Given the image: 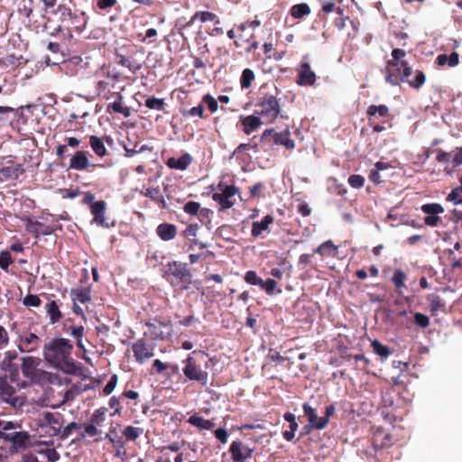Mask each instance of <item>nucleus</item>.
Returning a JSON list of instances; mask_svg holds the SVG:
<instances>
[{
    "mask_svg": "<svg viewBox=\"0 0 462 462\" xmlns=\"http://www.w3.org/2000/svg\"><path fill=\"white\" fill-rule=\"evenodd\" d=\"M391 55L392 59L387 60L385 65V81L392 86H399L402 82H406L411 88L420 89L426 81L425 73L417 69L414 72V78L410 79L412 69L404 60L406 51L395 48L392 51Z\"/></svg>",
    "mask_w": 462,
    "mask_h": 462,
    "instance_id": "f257e3e1",
    "label": "nucleus"
},
{
    "mask_svg": "<svg viewBox=\"0 0 462 462\" xmlns=\"http://www.w3.org/2000/svg\"><path fill=\"white\" fill-rule=\"evenodd\" d=\"M73 345L67 338H54L44 346L45 360L53 367L68 374H76L79 369L71 356Z\"/></svg>",
    "mask_w": 462,
    "mask_h": 462,
    "instance_id": "f03ea898",
    "label": "nucleus"
},
{
    "mask_svg": "<svg viewBox=\"0 0 462 462\" xmlns=\"http://www.w3.org/2000/svg\"><path fill=\"white\" fill-rule=\"evenodd\" d=\"M51 13L57 15L60 24L51 35L60 36L61 40H70L73 32L81 33L88 24V16L85 12L71 10L65 5H60Z\"/></svg>",
    "mask_w": 462,
    "mask_h": 462,
    "instance_id": "7ed1b4c3",
    "label": "nucleus"
},
{
    "mask_svg": "<svg viewBox=\"0 0 462 462\" xmlns=\"http://www.w3.org/2000/svg\"><path fill=\"white\" fill-rule=\"evenodd\" d=\"M162 277L174 287L188 290L192 283V274L187 263L172 261L162 269Z\"/></svg>",
    "mask_w": 462,
    "mask_h": 462,
    "instance_id": "20e7f679",
    "label": "nucleus"
},
{
    "mask_svg": "<svg viewBox=\"0 0 462 462\" xmlns=\"http://www.w3.org/2000/svg\"><path fill=\"white\" fill-rule=\"evenodd\" d=\"M282 145L286 150H293L295 142L291 138L289 125L284 127L278 125L274 128L265 129L262 133V146Z\"/></svg>",
    "mask_w": 462,
    "mask_h": 462,
    "instance_id": "39448f33",
    "label": "nucleus"
},
{
    "mask_svg": "<svg viewBox=\"0 0 462 462\" xmlns=\"http://www.w3.org/2000/svg\"><path fill=\"white\" fill-rule=\"evenodd\" d=\"M41 363L42 360L39 357H22V374L32 383L44 384L50 381L51 374L39 368Z\"/></svg>",
    "mask_w": 462,
    "mask_h": 462,
    "instance_id": "423d86ee",
    "label": "nucleus"
},
{
    "mask_svg": "<svg viewBox=\"0 0 462 462\" xmlns=\"http://www.w3.org/2000/svg\"><path fill=\"white\" fill-rule=\"evenodd\" d=\"M217 192L212 194V199L219 205V210H226L232 208L239 194V189L235 185H226L220 182L217 185Z\"/></svg>",
    "mask_w": 462,
    "mask_h": 462,
    "instance_id": "0eeeda50",
    "label": "nucleus"
},
{
    "mask_svg": "<svg viewBox=\"0 0 462 462\" xmlns=\"http://www.w3.org/2000/svg\"><path fill=\"white\" fill-rule=\"evenodd\" d=\"M288 119L287 116L281 114L280 106L274 97H269L262 101V125L272 124L275 120L282 122Z\"/></svg>",
    "mask_w": 462,
    "mask_h": 462,
    "instance_id": "6e6552de",
    "label": "nucleus"
},
{
    "mask_svg": "<svg viewBox=\"0 0 462 462\" xmlns=\"http://www.w3.org/2000/svg\"><path fill=\"white\" fill-rule=\"evenodd\" d=\"M183 364L184 367L182 368V372L187 379L189 381H196L202 386L207 385L208 381V373L206 370H203L200 365L197 364L195 358L188 356L183 361Z\"/></svg>",
    "mask_w": 462,
    "mask_h": 462,
    "instance_id": "1a4fd4ad",
    "label": "nucleus"
},
{
    "mask_svg": "<svg viewBox=\"0 0 462 462\" xmlns=\"http://www.w3.org/2000/svg\"><path fill=\"white\" fill-rule=\"evenodd\" d=\"M145 326L148 328V333L153 340H164L171 336L172 328L171 320H160L154 319V320L145 322Z\"/></svg>",
    "mask_w": 462,
    "mask_h": 462,
    "instance_id": "9d476101",
    "label": "nucleus"
},
{
    "mask_svg": "<svg viewBox=\"0 0 462 462\" xmlns=\"http://www.w3.org/2000/svg\"><path fill=\"white\" fill-rule=\"evenodd\" d=\"M62 420L63 417L61 414L47 411L36 421V424L42 430L50 428L51 432L49 434L51 436H58L60 433V429L62 428Z\"/></svg>",
    "mask_w": 462,
    "mask_h": 462,
    "instance_id": "9b49d317",
    "label": "nucleus"
},
{
    "mask_svg": "<svg viewBox=\"0 0 462 462\" xmlns=\"http://www.w3.org/2000/svg\"><path fill=\"white\" fill-rule=\"evenodd\" d=\"M259 25L258 21H253L250 23H245L241 24L239 27V36L238 40L241 42L248 43V46L245 47L246 51H251L252 49H256L258 42L254 38V32L255 28Z\"/></svg>",
    "mask_w": 462,
    "mask_h": 462,
    "instance_id": "f8f14e48",
    "label": "nucleus"
},
{
    "mask_svg": "<svg viewBox=\"0 0 462 462\" xmlns=\"http://www.w3.org/2000/svg\"><path fill=\"white\" fill-rule=\"evenodd\" d=\"M134 356L137 363L143 364L154 356L153 346L148 344L144 338H139L132 345Z\"/></svg>",
    "mask_w": 462,
    "mask_h": 462,
    "instance_id": "ddd939ff",
    "label": "nucleus"
},
{
    "mask_svg": "<svg viewBox=\"0 0 462 462\" xmlns=\"http://www.w3.org/2000/svg\"><path fill=\"white\" fill-rule=\"evenodd\" d=\"M421 210L428 216L424 218L426 226H438L441 218L438 216L444 212V208L439 203H428L421 206Z\"/></svg>",
    "mask_w": 462,
    "mask_h": 462,
    "instance_id": "4468645a",
    "label": "nucleus"
},
{
    "mask_svg": "<svg viewBox=\"0 0 462 462\" xmlns=\"http://www.w3.org/2000/svg\"><path fill=\"white\" fill-rule=\"evenodd\" d=\"M0 439L12 442L16 450H23L30 446V435L27 431L6 433L0 430Z\"/></svg>",
    "mask_w": 462,
    "mask_h": 462,
    "instance_id": "2eb2a0df",
    "label": "nucleus"
},
{
    "mask_svg": "<svg viewBox=\"0 0 462 462\" xmlns=\"http://www.w3.org/2000/svg\"><path fill=\"white\" fill-rule=\"evenodd\" d=\"M90 213L93 216V219L91 221L92 224H96L98 226L109 228L112 225H110L106 221V202L104 200H97L95 204L90 205L89 208Z\"/></svg>",
    "mask_w": 462,
    "mask_h": 462,
    "instance_id": "dca6fc26",
    "label": "nucleus"
},
{
    "mask_svg": "<svg viewBox=\"0 0 462 462\" xmlns=\"http://www.w3.org/2000/svg\"><path fill=\"white\" fill-rule=\"evenodd\" d=\"M117 81V76L107 73L104 79H98L96 83V91L99 97L108 100Z\"/></svg>",
    "mask_w": 462,
    "mask_h": 462,
    "instance_id": "f3484780",
    "label": "nucleus"
},
{
    "mask_svg": "<svg viewBox=\"0 0 462 462\" xmlns=\"http://www.w3.org/2000/svg\"><path fill=\"white\" fill-rule=\"evenodd\" d=\"M0 400L13 407L20 404L15 388L5 378H0Z\"/></svg>",
    "mask_w": 462,
    "mask_h": 462,
    "instance_id": "a211bd4d",
    "label": "nucleus"
},
{
    "mask_svg": "<svg viewBox=\"0 0 462 462\" xmlns=\"http://www.w3.org/2000/svg\"><path fill=\"white\" fill-rule=\"evenodd\" d=\"M41 342V338L34 333H26L19 337L17 347L21 352L30 353L37 350Z\"/></svg>",
    "mask_w": 462,
    "mask_h": 462,
    "instance_id": "6ab92c4d",
    "label": "nucleus"
},
{
    "mask_svg": "<svg viewBox=\"0 0 462 462\" xmlns=\"http://www.w3.org/2000/svg\"><path fill=\"white\" fill-rule=\"evenodd\" d=\"M393 444V437L383 428H377L374 430L372 436V445L375 451L388 448Z\"/></svg>",
    "mask_w": 462,
    "mask_h": 462,
    "instance_id": "aec40b11",
    "label": "nucleus"
},
{
    "mask_svg": "<svg viewBox=\"0 0 462 462\" xmlns=\"http://www.w3.org/2000/svg\"><path fill=\"white\" fill-rule=\"evenodd\" d=\"M233 462H245L252 456L253 449L241 441H233L229 448Z\"/></svg>",
    "mask_w": 462,
    "mask_h": 462,
    "instance_id": "412c9836",
    "label": "nucleus"
},
{
    "mask_svg": "<svg viewBox=\"0 0 462 462\" xmlns=\"http://www.w3.org/2000/svg\"><path fill=\"white\" fill-rule=\"evenodd\" d=\"M24 220L26 222V231L32 234L36 238L40 236L51 235L54 232V228L52 226H46L42 222L32 219L31 217H26Z\"/></svg>",
    "mask_w": 462,
    "mask_h": 462,
    "instance_id": "4be33fe9",
    "label": "nucleus"
},
{
    "mask_svg": "<svg viewBox=\"0 0 462 462\" xmlns=\"http://www.w3.org/2000/svg\"><path fill=\"white\" fill-rule=\"evenodd\" d=\"M304 414L308 417L310 424L317 429L323 430L328 425V418L318 417L316 410L312 408L309 403L305 402L302 405Z\"/></svg>",
    "mask_w": 462,
    "mask_h": 462,
    "instance_id": "5701e85b",
    "label": "nucleus"
},
{
    "mask_svg": "<svg viewBox=\"0 0 462 462\" xmlns=\"http://www.w3.org/2000/svg\"><path fill=\"white\" fill-rule=\"evenodd\" d=\"M298 84L301 86H312L316 82V74L311 70L308 62L300 64L299 69Z\"/></svg>",
    "mask_w": 462,
    "mask_h": 462,
    "instance_id": "b1692460",
    "label": "nucleus"
},
{
    "mask_svg": "<svg viewBox=\"0 0 462 462\" xmlns=\"http://www.w3.org/2000/svg\"><path fill=\"white\" fill-rule=\"evenodd\" d=\"M192 162V156L189 153H184L179 158L170 157L166 161V165L170 169L185 171Z\"/></svg>",
    "mask_w": 462,
    "mask_h": 462,
    "instance_id": "393cba45",
    "label": "nucleus"
},
{
    "mask_svg": "<svg viewBox=\"0 0 462 462\" xmlns=\"http://www.w3.org/2000/svg\"><path fill=\"white\" fill-rule=\"evenodd\" d=\"M321 3V11L326 14L336 13L339 16H343V12L346 11L343 5L344 0H319Z\"/></svg>",
    "mask_w": 462,
    "mask_h": 462,
    "instance_id": "a878e982",
    "label": "nucleus"
},
{
    "mask_svg": "<svg viewBox=\"0 0 462 462\" xmlns=\"http://www.w3.org/2000/svg\"><path fill=\"white\" fill-rule=\"evenodd\" d=\"M369 125H372L375 117L386 118L390 116V109L386 105H371L366 110Z\"/></svg>",
    "mask_w": 462,
    "mask_h": 462,
    "instance_id": "bb28decb",
    "label": "nucleus"
},
{
    "mask_svg": "<svg viewBox=\"0 0 462 462\" xmlns=\"http://www.w3.org/2000/svg\"><path fill=\"white\" fill-rule=\"evenodd\" d=\"M156 234L162 241H170L177 236V226L170 223H162L156 227Z\"/></svg>",
    "mask_w": 462,
    "mask_h": 462,
    "instance_id": "cd10ccee",
    "label": "nucleus"
},
{
    "mask_svg": "<svg viewBox=\"0 0 462 462\" xmlns=\"http://www.w3.org/2000/svg\"><path fill=\"white\" fill-rule=\"evenodd\" d=\"M89 162L87 157L86 152L78 151L71 158L69 162V168L77 171H83L88 169Z\"/></svg>",
    "mask_w": 462,
    "mask_h": 462,
    "instance_id": "c85d7f7f",
    "label": "nucleus"
},
{
    "mask_svg": "<svg viewBox=\"0 0 462 462\" xmlns=\"http://www.w3.org/2000/svg\"><path fill=\"white\" fill-rule=\"evenodd\" d=\"M240 122L243 125V131L246 134H250L260 127V117L255 115L241 116Z\"/></svg>",
    "mask_w": 462,
    "mask_h": 462,
    "instance_id": "c756f323",
    "label": "nucleus"
},
{
    "mask_svg": "<svg viewBox=\"0 0 462 462\" xmlns=\"http://www.w3.org/2000/svg\"><path fill=\"white\" fill-rule=\"evenodd\" d=\"M45 310L51 324H56L62 318L60 304L57 300H52L46 303Z\"/></svg>",
    "mask_w": 462,
    "mask_h": 462,
    "instance_id": "7c9ffc66",
    "label": "nucleus"
},
{
    "mask_svg": "<svg viewBox=\"0 0 462 462\" xmlns=\"http://www.w3.org/2000/svg\"><path fill=\"white\" fill-rule=\"evenodd\" d=\"M89 145L95 154L98 157H105L108 153L105 146L104 140L97 135L89 136Z\"/></svg>",
    "mask_w": 462,
    "mask_h": 462,
    "instance_id": "2f4dec72",
    "label": "nucleus"
},
{
    "mask_svg": "<svg viewBox=\"0 0 462 462\" xmlns=\"http://www.w3.org/2000/svg\"><path fill=\"white\" fill-rule=\"evenodd\" d=\"M70 295L73 301H79L80 303H87L91 300V291L89 288L81 287L78 289H72Z\"/></svg>",
    "mask_w": 462,
    "mask_h": 462,
    "instance_id": "473e14b6",
    "label": "nucleus"
},
{
    "mask_svg": "<svg viewBox=\"0 0 462 462\" xmlns=\"http://www.w3.org/2000/svg\"><path fill=\"white\" fill-rule=\"evenodd\" d=\"M188 423L199 429L211 430L215 427V423L209 420H206L201 416L192 415L188 419Z\"/></svg>",
    "mask_w": 462,
    "mask_h": 462,
    "instance_id": "72a5a7b5",
    "label": "nucleus"
},
{
    "mask_svg": "<svg viewBox=\"0 0 462 462\" xmlns=\"http://www.w3.org/2000/svg\"><path fill=\"white\" fill-rule=\"evenodd\" d=\"M106 112L108 114L116 113L124 116L125 117H129L131 116V108L127 106H125L123 102L114 101L110 103L106 106Z\"/></svg>",
    "mask_w": 462,
    "mask_h": 462,
    "instance_id": "f704fd0d",
    "label": "nucleus"
},
{
    "mask_svg": "<svg viewBox=\"0 0 462 462\" xmlns=\"http://www.w3.org/2000/svg\"><path fill=\"white\" fill-rule=\"evenodd\" d=\"M337 251L336 246L331 240L325 241L319 246L313 250V254H319L320 255L331 256L334 255Z\"/></svg>",
    "mask_w": 462,
    "mask_h": 462,
    "instance_id": "c9c22d12",
    "label": "nucleus"
},
{
    "mask_svg": "<svg viewBox=\"0 0 462 462\" xmlns=\"http://www.w3.org/2000/svg\"><path fill=\"white\" fill-rule=\"evenodd\" d=\"M290 14L294 19H301L310 14V7L307 3L297 4L291 6Z\"/></svg>",
    "mask_w": 462,
    "mask_h": 462,
    "instance_id": "e433bc0d",
    "label": "nucleus"
},
{
    "mask_svg": "<svg viewBox=\"0 0 462 462\" xmlns=\"http://www.w3.org/2000/svg\"><path fill=\"white\" fill-rule=\"evenodd\" d=\"M196 20H199L202 23L215 22L217 24L220 23L217 16L214 13L208 11L196 12L191 17L190 23H194Z\"/></svg>",
    "mask_w": 462,
    "mask_h": 462,
    "instance_id": "4c0bfd02",
    "label": "nucleus"
},
{
    "mask_svg": "<svg viewBox=\"0 0 462 462\" xmlns=\"http://www.w3.org/2000/svg\"><path fill=\"white\" fill-rule=\"evenodd\" d=\"M117 63L123 67L127 68L132 73H136L142 69V64L137 62L132 58H127L124 55L118 56Z\"/></svg>",
    "mask_w": 462,
    "mask_h": 462,
    "instance_id": "58836bf2",
    "label": "nucleus"
},
{
    "mask_svg": "<svg viewBox=\"0 0 462 462\" xmlns=\"http://www.w3.org/2000/svg\"><path fill=\"white\" fill-rule=\"evenodd\" d=\"M262 290L268 295L273 296L282 293V289L278 287V283L274 279L268 278L266 281L262 280Z\"/></svg>",
    "mask_w": 462,
    "mask_h": 462,
    "instance_id": "ea45409f",
    "label": "nucleus"
},
{
    "mask_svg": "<svg viewBox=\"0 0 462 462\" xmlns=\"http://www.w3.org/2000/svg\"><path fill=\"white\" fill-rule=\"evenodd\" d=\"M180 113L183 117H199L201 119L207 117V116H205V109L202 104L189 109H183Z\"/></svg>",
    "mask_w": 462,
    "mask_h": 462,
    "instance_id": "a19ab883",
    "label": "nucleus"
},
{
    "mask_svg": "<svg viewBox=\"0 0 462 462\" xmlns=\"http://www.w3.org/2000/svg\"><path fill=\"white\" fill-rule=\"evenodd\" d=\"M407 280L406 273L402 269H396L392 277V282L395 288L401 292L402 288H405V281Z\"/></svg>",
    "mask_w": 462,
    "mask_h": 462,
    "instance_id": "79ce46f5",
    "label": "nucleus"
},
{
    "mask_svg": "<svg viewBox=\"0 0 462 462\" xmlns=\"http://www.w3.org/2000/svg\"><path fill=\"white\" fill-rule=\"evenodd\" d=\"M143 430L142 428L127 426L124 429L122 434L126 440L134 441L143 434Z\"/></svg>",
    "mask_w": 462,
    "mask_h": 462,
    "instance_id": "37998d69",
    "label": "nucleus"
},
{
    "mask_svg": "<svg viewBox=\"0 0 462 462\" xmlns=\"http://www.w3.org/2000/svg\"><path fill=\"white\" fill-rule=\"evenodd\" d=\"M18 13L30 19L33 12V0H21L18 4Z\"/></svg>",
    "mask_w": 462,
    "mask_h": 462,
    "instance_id": "c03bdc74",
    "label": "nucleus"
},
{
    "mask_svg": "<svg viewBox=\"0 0 462 462\" xmlns=\"http://www.w3.org/2000/svg\"><path fill=\"white\" fill-rule=\"evenodd\" d=\"M430 303V309L432 314H436L438 310L444 306L440 297L436 293H430L426 298Z\"/></svg>",
    "mask_w": 462,
    "mask_h": 462,
    "instance_id": "a18cd8bd",
    "label": "nucleus"
},
{
    "mask_svg": "<svg viewBox=\"0 0 462 462\" xmlns=\"http://www.w3.org/2000/svg\"><path fill=\"white\" fill-rule=\"evenodd\" d=\"M371 346L374 352L383 358H387L391 355L390 348L376 339L372 341Z\"/></svg>",
    "mask_w": 462,
    "mask_h": 462,
    "instance_id": "49530a36",
    "label": "nucleus"
},
{
    "mask_svg": "<svg viewBox=\"0 0 462 462\" xmlns=\"http://www.w3.org/2000/svg\"><path fill=\"white\" fill-rule=\"evenodd\" d=\"M254 79V73L250 69H245L240 78L241 88L244 89L249 88Z\"/></svg>",
    "mask_w": 462,
    "mask_h": 462,
    "instance_id": "de8ad7c7",
    "label": "nucleus"
},
{
    "mask_svg": "<svg viewBox=\"0 0 462 462\" xmlns=\"http://www.w3.org/2000/svg\"><path fill=\"white\" fill-rule=\"evenodd\" d=\"M84 327L83 326H74L70 327L69 329V333L74 338L77 339V346L79 348L84 349V346L82 344V337L84 336Z\"/></svg>",
    "mask_w": 462,
    "mask_h": 462,
    "instance_id": "09e8293b",
    "label": "nucleus"
},
{
    "mask_svg": "<svg viewBox=\"0 0 462 462\" xmlns=\"http://www.w3.org/2000/svg\"><path fill=\"white\" fill-rule=\"evenodd\" d=\"M145 106L149 109H154L162 111L164 109L165 102L163 98H158L155 97H150L145 100Z\"/></svg>",
    "mask_w": 462,
    "mask_h": 462,
    "instance_id": "8fccbe9b",
    "label": "nucleus"
},
{
    "mask_svg": "<svg viewBox=\"0 0 462 462\" xmlns=\"http://www.w3.org/2000/svg\"><path fill=\"white\" fill-rule=\"evenodd\" d=\"M106 408L105 407L96 410L90 418V423L96 426H101L106 420Z\"/></svg>",
    "mask_w": 462,
    "mask_h": 462,
    "instance_id": "3c124183",
    "label": "nucleus"
},
{
    "mask_svg": "<svg viewBox=\"0 0 462 462\" xmlns=\"http://www.w3.org/2000/svg\"><path fill=\"white\" fill-rule=\"evenodd\" d=\"M14 263V259L9 251H2L0 253V268L8 273L9 265Z\"/></svg>",
    "mask_w": 462,
    "mask_h": 462,
    "instance_id": "603ef678",
    "label": "nucleus"
},
{
    "mask_svg": "<svg viewBox=\"0 0 462 462\" xmlns=\"http://www.w3.org/2000/svg\"><path fill=\"white\" fill-rule=\"evenodd\" d=\"M1 367L5 372L10 373V378L12 381L16 380V377L18 376V369L16 366L13 365V363L10 360H3Z\"/></svg>",
    "mask_w": 462,
    "mask_h": 462,
    "instance_id": "864d4df0",
    "label": "nucleus"
},
{
    "mask_svg": "<svg viewBox=\"0 0 462 462\" xmlns=\"http://www.w3.org/2000/svg\"><path fill=\"white\" fill-rule=\"evenodd\" d=\"M81 428V425L75 422V421H72L70 423H69L66 427H64L63 429H60V433L58 435L60 436V439H66L72 432V430H79Z\"/></svg>",
    "mask_w": 462,
    "mask_h": 462,
    "instance_id": "5fc2aeb1",
    "label": "nucleus"
},
{
    "mask_svg": "<svg viewBox=\"0 0 462 462\" xmlns=\"http://www.w3.org/2000/svg\"><path fill=\"white\" fill-rule=\"evenodd\" d=\"M347 182L353 189H361L365 185V178L359 174H352L348 177Z\"/></svg>",
    "mask_w": 462,
    "mask_h": 462,
    "instance_id": "6e6d98bb",
    "label": "nucleus"
},
{
    "mask_svg": "<svg viewBox=\"0 0 462 462\" xmlns=\"http://www.w3.org/2000/svg\"><path fill=\"white\" fill-rule=\"evenodd\" d=\"M162 195V194L159 187H150V188L145 189V190L143 191V196L151 199L154 202L159 200V199Z\"/></svg>",
    "mask_w": 462,
    "mask_h": 462,
    "instance_id": "4d7b16f0",
    "label": "nucleus"
},
{
    "mask_svg": "<svg viewBox=\"0 0 462 462\" xmlns=\"http://www.w3.org/2000/svg\"><path fill=\"white\" fill-rule=\"evenodd\" d=\"M199 209H200V204L196 201H188L183 207L184 212L190 216L198 215Z\"/></svg>",
    "mask_w": 462,
    "mask_h": 462,
    "instance_id": "13d9d810",
    "label": "nucleus"
},
{
    "mask_svg": "<svg viewBox=\"0 0 462 462\" xmlns=\"http://www.w3.org/2000/svg\"><path fill=\"white\" fill-rule=\"evenodd\" d=\"M202 102L208 106V108L211 113L217 112L218 108L217 101L210 94L204 95Z\"/></svg>",
    "mask_w": 462,
    "mask_h": 462,
    "instance_id": "bf43d9fd",
    "label": "nucleus"
},
{
    "mask_svg": "<svg viewBox=\"0 0 462 462\" xmlns=\"http://www.w3.org/2000/svg\"><path fill=\"white\" fill-rule=\"evenodd\" d=\"M23 303L26 307H40L42 300L37 295L28 294L23 298Z\"/></svg>",
    "mask_w": 462,
    "mask_h": 462,
    "instance_id": "052dcab7",
    "label": "nucleus"
},
{
    "mask_svg": "<svg viewBox=\"0 0 462 462\" xmlns=\"http://www.w3.org/2000/svg\"><path fill=\"white\" fill-rule=\"evenodd\" d=\"M448 200L453 201L455 204H462V187H457L448 195Z\"/></svg>",
    "mask_w": 462,
    "mask_h": 462,
    "instance_id": "680f3d73",
    "label": "nucleus"
},
{
    "mask_svg": "<svg viewBox=\"0 0 462 462\" xmlns=\"http://www.w3.org/2000/svg\"><path fill=\"white\" fill-rule=\"evenodd\" d=\"M414 322L421 328H425L430 325V318L425 314L416 312L414 314Z\"/></svg>",
    "mask_w": 462,
    "mask_h": 462,
    "instance_id": "e2e57ef3",
    "label": "nucleus"
},
{
    "mask_svg": "<svg viewBox=\"0 0 462 462\" xmlns=\"http://www.w3.org/2000/svg\"><path fill=\"white\" fill-rule=\"evenodd\" d=\"M108 405L110 408L115 409L114 412L111 413V416L121 414L122 406H121L120 399L118 397L112 396L109 399Z\"/></svg>",
    "mask_w": 462,
    "mask_h": 462,
    "instance_id": "0e129e2a",
    "label": "nucleus"
},
{
    "mask_svg": "<svg viewBox=\"0 0 462 462\" xmlns=\"http://www.w3.org/2000/svg\"><path fill=\"white\" fill-rule=\"evenodd\" d=\"M117 381H118L117 375L116 374H113L110 377V380L108 381V383L104 387L103 393L106 395H109L114 391V389L116 388V386L117 384Z\"/></svg>",
    "mask_w": 462,
    "mask_h": 462,
    "instance_id": "69168bd1",
    "label": "nucleus"
},
{
    "mask_svg": "<svg viewBox=\"0 0 462 462\" xmlns=\"http://www.w3.org/2000/svg\"><path fill=\"white\" fill-rule=\"evenodd\" d=\"M245 281L253 285L260 284V278L254 271H248L245 273Z\"/></svg>",
    "mask_w": 462,
    "mask_h": 462,
    "instance_id": "338daca9",
    "label": "nucleus"
},
{
    "mask_svg": "<svg viewBox=\"0 0 462 462\" xmlns=\"http://www.w3.org/2000/svg\"><path fill=\"white\" fill-rule=\"evenodd\" d=\"M452 163L454 168L462 164V146L453 151Z\"/></svg>",
    "mask_w": 462,
    "mask_h": 462,
    "instance_id": "774afa93",
    "label": "nucleus"
}]
</instances>
